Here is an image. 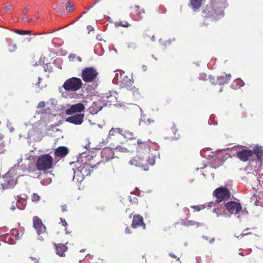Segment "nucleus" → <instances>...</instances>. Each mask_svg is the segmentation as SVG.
<instances>
[{
	"instance_id": "obj_41",
	"label": "nucleus",
	"mask_w": 263,
	"mask_h": 263,
	"mask_svg": "<svg viewBox=\"0 0 263 263\" xmlns=\"http://www.w3.org/2000/svg\"><path fill=\"white\" fill-rule=\"evenodd\" d=\"M123 106V105H122V103H118V101H116V107H121V106ZM124 106V105H123V106Z\"/></svg>"
},
{
	"instance_id": "obj_50",
	"label": "nucleus",
	"mask_w": 263,
	"mask_h": 263,
	"mask_svg": "<svg viewBox=\"0 0 263 263\" xmlns=\"http://www.w3.org/2000/svg\"><path fill=\"white\" fill-rule=\"evenodd\" d=\"M125 232L126 233H129V230L128 227H127L125 229Z\"/></svg>"
},
{
	"instance_id": "obj_49",
	"label": "nucleus",
	"mask_w": 263,
	"mask_h": 263,
	"mask_svg": "<svg viewBox=\"0 0 263 263\" xmlns=\"http://www.w3.org/2000/svg\"><path fill=\"white\" fill-rule=\"evenodd\" d=\"M146 69H147V67H146L145 66L143 65V66H142V69H143V70L144 71H146Z\"/></svg>"
},
{
	"instance_id": "obj_52",
	"label": "nucleus",
	"mask_w": 263,
	"mask_h": 263,
	"mask_svg": "<svg viewBox=\"0 0 263 263\" xmlns=\"http://www.w3.org/2000/svg\"><path fill=\"white\" fill-rule=\"evenodd\" d=\"M137 143L138 144H140L141 143H142V142L140 139H138L137 141Z\"/></svg>"
},
{
	"instance_id": "obj_47",
	"label": "nucleus",
	"mask_w": 263,
	"mask_h": 263,
	"mask_svg": "<svg viewBox=\"0 0 263 263\" xmlns=\"http://www.w3.org/2000/svg\"><path fill=\"white\" fill-rule=\"evenodd\" d=\"M38 80H39V81L37 82V83L36 84L39 85V84L41 82V81L42 80V79L40 77H39Z\"/></svg>"
},
{
	"instance_id": "obj_4",
	"label": "nucleus",
	"mask_w": 263,
	"mask_h": 263,
	"mask_svg": "<svg viewBox=\"0 0 263 263\" xmlns=\"http://www.w3.org/2000/svg\"><path fill=\"white\" fill-rule=\"evenodd\" d=\"M83 82L80 78L72 77L64 83L63 87L66 91H76L82 87Z\"/></svg>"
},
{
	"instance_id": "obj_6",
	"label": "nucleus",
	"mask_w": 263,
	"mask_h": 263,
	"mask_svg": "<svg viewBox=\"0 0 263 263\" xmlns=\"http://www.w3.org/2000/svg\"><path fill=\"white\" fill-rule=\"evenodd\" d=\"M15 183V177L12 176L10 172H8L3 177V181L1 183V185L4 189H6L13 186Z\"/></svg>"
},
{
	"instance_id": "obj_60",
	"label": "nucleus",
	"mask_w": 263,
	"mask_h": 263,
	"mask_svg": "<svg viewBox=\"0 0 263 263\" xmlns=\"http://www.w3.org/2000/svg\"><path fill=\"white\" fill-rule=\"evenodd\" d=\"M247 230H248V229H246V230H244L243 232H245V233H247V231H246Z\"/></svg>"
},
{
	"instance_id": "obj_63",
	"label": "nucleus",
	"mask_w": 263,
	"mask_h": 263,
	"mask_svg": "<svg viewBox=\"0 0 263 263\" xmlns=\"http://www.w3.org/2000/svg\"><path fill=\"white\" fill-rule=\"evenodd\" d=\"M216 209H213V212H216Z\"/></svg>"
},
{
	"instance_id": "obj_16",
	"label": "nucleus",
	"mask_w": 263,
	"mask_h": 263,
	"mask_svg": "<svg viewBox=\"0 0 263 263\" xmlns=\"http://www.w3.org/2000/svg\"><path fill=\"white\" fill-rule=\"evenodd\" d=\"M79 168H80L81 174L83 176H88L90 175L91 172L92 171L93 167L89 163H85L83 165L80 166Z\"/></svg>"
},
{
	"instance_id": "obj_10",
	"label": "nucleus",
	"mask_w": 263,
	"mask_h": 263,
	"mask_svg": "<svg viewBox=\"0 0 263 263\" xmlns=\"http://www.w3.org/2000/svg\"><path fill=\"white\" fill-rule=\"evenodd\" d=\"M253 151L250 149H243L242 150L236 153L237 157L241 161H247L248 159L252 160V157L253 156Z\"/></svg>"
},
{
	"instance_id": "obj_62",
	"label": "nucleus",
	"mask_w": 263,
	"mask_h": 263,
	"mask_svg": "<svg viewBox=\"0 0 263 263\" xmlns=\"http://www.w3.org/2000/svg\"><path fill=\"white\" fill-rule=\"evenodd\" d=\"M135 7L137 8V9L139 8V7L138 6H135Z\"/></svg>"
},
{
	"instance_id": "obj_53",
	"label": "nucleus",
	"mask_w": 263,
	"mask_h": 263,
	"mask_svg": "<svg viewBox=\"0 0 263 263\" xmlns=\"http://www.w3.org/2000/svg\"><path fill=\"white\" fill-rule=\"evenodd\" d=\"M4 136L2 134H0V140H2Z\"/></svg>"
},
{
	"instance_id": "obj_17",
	"label": "nucleus",
	"mask_w": 263,
	"mask_h": 263,
	"mask_svg": "<svg viewBox=\"0 0 263 263\" xmlns=\"http://www.w3.org/2000/svg\"><path fill=\"white\" fill-rule=\"evenodd\" d=\"M231 78V75L230 74H223L217 78L216 83L218 84L219 85H223L224 84H227L230 81Z\"/></svg>"
},
{
	"instance_id": "obj_25",
	"label": "nucleus",
	"mask_w": 263,
	"mask_h": 263,
	"mask_svg": "<svg viewBox=\"0 0 263 263\" xmlns=\"http://www.w3.org/2000/svg\"><path fill=\"white\" fill-rule=\"evenodd\" d=\"M40 200V197L37 194L33 193L31 196V200L33 202H37Z\"/></svg>"
},
{
	"instance_id": "obj_48",
	"label": "nucleus",
	"mask_w": 263,
	"mask_h": 263,
	"mask_svg": "<svg viewBox=\"0 0 263 263\" xmlns=\"http://www.w3.org/2000/svg\"><path fill=\"white\" fill-rule=\"evenodd\" d=\"M170 255L173 258H176V256L175 254H174L173 253H170Z\"/></svg>"
},
{
	"instance_id": "obj_8",
	"label": "nucleus",
	"mask_w": 263,
	"mask_h": 263,
	"mask_svg": "<svg viewBox=\"0 0 263 263\" xmlns=\"http://www.w3.org/2000/svg\"><path fill=\"white\" fill-rule=\"evenodd\" d=\"M224 206L228 212L231 214H237L240 212L242 206L240 203L231 201L227 202Z\"/></svg>"
},
{
	"instance_id": "obj_46",
	"label": "nucleus",
	"mask_w": 263,
	"mask_h": 263,
	"mask_svg": "<svg viewBox=\"0 0 263 263\" xmlns=\"http://www.w3.org/2000/svg\"><path fill=\"white\" fill-rule=\"evenodd\" d=\"M251 234V233H243L241 234L240 235V236H242V237H243V236H245V235H248V234Z\"/></svg>"
},
{
	"instance_id": "obj_37",
	"label": "nucleus",
	"mask_w": 263,
	"mask_h": 263,
	"mask_svg": "<svg viewBox=\"0 0 263 263\" xmlns=\"http://www.w3.org/2000/svg\"><path fill=\"white\" fill-rule=\"evenodd\" d=\"M147 162L152 165L154 164L155 163V160L154 159H150L147 160Z\"/></svg>"
},
{
	"instance_id": "obj_38",
	"label": "nucleus",
	"mask_w": 263,
	"mask_h": 263,
	"mask_svg": "<svg viewBox=\"0 0 263 263\" xmlns=\"http://www.w3.org/2000/svg\"><path fill=\"white\" fill-rule=\"evenodd\" d=\"M32 19V17L29 18L27 16H26V17H25L24 20L26 21V22H27L28 23H30L31 22Z\"/></svg>"
},
{
	"instance_id": "obj_27",
	"label": "nucleus",
	"mask_w": 263,
	"mask_h": 263,
	"mask_svg": "<svg viewBox=\"0 0 263 263\" xmlns=\"http://www.w3.org/2000/svg\"><path fill=\"white\" fill-rule=\"evenodd\" d=\"M11 8H12V3H10L8 5H5V6L4 8V10L5 11V12H7L9 11L10 12Z\"/></svg>"
},
{
	"instance_id": "obj_28",
	"label": "nucleus",
	"mask_w": 263,
	"mask_h": 263,
	"mask_svg": "<svg viewBox=\"0 0 263 263\" xmlns=\"http://www.w3.org/2000/svg\"><path fill=\"white\" fill-rule=\"evenodd\" d=\"M30 258L33 261V263H38L39 262L40 257L37 255L30 256Z\"/></svg>"
},
{
	"instance_id": "obj_24",
	"label": "nucleus",
	"mask_w": 263,
	"mask_h": 263,
	"mask_svg": "<svg viewBox=\"0 0 263 263\" xmlns=\"http://www.w3.org/2000/svg\"><path fill=\"white\" fill-rule=\"evenodd\" d=\"M181 223L182 225L188 227L190 225H194L195 221L193 220H187V221H185L184 220H182Z\"/></svg>"
},
{
	"instance_id": "obj_57",
	"label": "nucleus",
	"mask_w": 263,
	"mask_h": 263,
	"mask_svg": "<svg viewBox=\"0 0 263 263\" xmlns=\"http://www.w3.org/2000/svg\"><path fill=\"white\" fill-rule=\"evenodd\" d=\"M11 209H12V210H14L15 209V206H12L11 207Z\"/></svg>"
},
{
	"instance_id": "obj_21",
	"label": "nucleus",
	"mask_w": 263,
	"mask_h": 263,
	"mask_svg": "<svg viewBox=\"0 0 263 263\" xmlns=\"http://www.w3.org/2000/svg\"><path fill=\"white\" fill-rule=\"evenodd\" d=\"M253 154L252 160H254L255 158L260 160L263 156V150L260 148H256L254 149Z\"/></svg>"
},
{
	"instance_id": "obj_9",
	"label": "nucleus",
	"mask_w": 263,
	"mask_h": 263,
	"mask_svg": "<svg viewBox=\"0 0 263 263\" xmlns=\"http://www.w3.org/2000/svg\"><path fill=\"white\" fill-rule=\"evenodd\" d=\"M85 109V106L82 103H79L72 105L70 107L67 109L65 113L67 115H72L74 114H81Z\"/></svg>"
},
{
	"instance_id": "obj_35",
	"label": "nucleus",
	"mask_w": 263,
	"mask_h": 263,
	"mask_svg": "<svg viewBox=\"0 0 263 263\" xmlns=\"http://www.w3.org/2000/svg\"><path fill=\"white\" fill-rule=\"evenodd\" d=\"M61 211L64 213L67 211L66 205H63L61 206Z\"/></svg>"
},
{
	"instance_id": "obj_29",
	"label": "nucleus",
	"mask_w": 263,
	"mask_h": 263,
	"mask_svg": "<svg viewBox=\"0 0 263 263\" xmlns=\"http://www.w3.org/2000/svg\"><path fill=\"white\" fill-rule=\"evenodd\" d=\"M115 134V130L114 128H112L109 131V134L107 137V140L109 139H111V136H114Z\"/></svg>"
},
{
	"instance_id": "obj_23",
	"label": "nucleus",
	"mask_w": 263,
	"mask_h": 263,
	"mask_svg": "<svg viewBox=\"0 0 263 263\" xmlns=\"http://www.w3.org/2000/svg\"><path fill=\"white\" fill-rule=\"evenodd\" d=\"M14 32L20 35L29 34L31 33L30 30H15Z\"/></svg>"
},
{
	"instance_id": "obj_22",
	"label": "nucleus",
	"mask_w": 263,
	"mask_h": 263,
	"mask_svg": "<svg viewBox=\"0 0 263 263\" xmlns=\"http://www.w3.org/2000/svg\"><path fill=\"white\" fill-rule=\"evenodd\" d=\"M68 59L70 61H74V60H77L79 62H81L82 61V58L79 57L77 56L75 54H70L68 56Z\"/></svg>"
},
{
	"instance_id": "obj_39",
	"label": "nucleus",
	"mask_w": 263,
	"mask_h": 263,
	"mask_svg": "<svg viewBox=\"0 0 263 263\" xmlns=\"http://www.w3.org/2000/svg\"><path fill=\"white\" fill-rule=\"evenodd\" d=\"M116 130H117L119 134H121V135H122V136H123L124 137H125V134H122V129H121L120 128H116Z\"/></svg>"
},
{
	"instance_id": "obj_40",
	"label": "nucleus",
	"mask_w": 263,
	"mask_h": 263,
	"mask_svg": "<svg viewBox=\"0 0 263 263\" xmlns=\"http://www.w3.org/2000/svg\"><path fill=\"white\" fill-rule=\"evenodd\" d=\"M130 198H131L130 197ZM130 202H132V203L137 202V199L136 197H134L133 200H132V199H130Z\"/></svg>"
},
{
	"instance_id": "obj_19",
	"label": "nucleus",
	"mask_w": 263,
	"mask_h": 263,
	"mask_svg": "<svg viewBox=\"0 0 263 263\" xmlns=\"http://www.w3.org/2000/svg\"><path fill=\"white\" fill-rule=\"evenodd\" d=\"M202 1V0H191L189 6L194 11H196L200 7Z\"/></svg>"
},
{
	"instance_id": "obj_12",
	"label": "nucleus",
	"mask_w": 263,
	"mask_h": 263,
	"mask_svg": "<svg viewBox=\"0 0 263 263\" xmlns=\"http://www.w3.org/2000/svg\"><path fill=\"white\" fill-rule=\"evenodd\" d=\"M131 226L134 229L140 227H142L143 230L146 229V225L144 223L143 218L139 214H136L134 216Z\"/></svg>"
},
{
	"instance_id": "obj_20",
	"label": "nucleus",
	"mask_w": 263,
	"mask_h": 263,
	"mask_svg": "<svg viewBox=\"0 0 263 263\" xmlns=\"http://www.w3.org/2000/svg\"><path fill=\"white\" fill-rule=\"evenodd\" d=\"M243 81L240 79H236L235 80L231 85L232 88L234 89H237L244 85Z\"/></svg>"
},
{
	"instance_id": "obj_59",
	"label": "nucleus",
	"mask_w": 263,
	"mask_h": 263,
	"mask_svg": "<svg viewBox=\"0 0 263 263\" xmlns=\"http://www.w3.org/2000/svg\"><path fill=\"white\" fill-rule=\"evenodd\" d=\"M239 254H240V255L243 256V253H242V252L239 253Z\"/></svg>"
},
{
	"instance_id": "obj_13",
	"label": "nucleus",
	"mask_w": 263,
	"mask_h": 263,
	"mask_svg": "<svg viewBox=\"0 0 263 263\" xmlns=\"http://www.w3.org/2000/svg\"><path fill=\"white\" fill-rule=\"evenodd\" d=\"M33 227L35 229L37 233L40 235L45 232L46 227L43 224L42 220L37 217L34 216L33 218Z\"/></svg>"
},
{
	"instance_id": "obj_7",
	"label": "nucleus",
	"mask_w": 263,
	"mask_h": 263,
	"mask_svg": "<svg viewBox=\"0 0 263 263\" xmlns=\"http://www.w3.org/2000/svg\"><path fill=\"white\" fill-rule=\"evenodd\" d=\"M119 71L120 73V79H121V80L118 81V73L116 72V84H119V85L122 88H126L127 89H129L132 85V82L129 79L127 78V76H125L123 77V78H122V74L121 73V70H118L116 69V72Z\"/></svg>"
},
{
	"instance_id": "obj_5",
	"label": "nucleus",
	"mask_w": 263,
	"mask_h": 263,
	"mask_svg": "<svg viewBox=\"0 0 263 263\" xmlns=\"http://www.w3.org/2000/svg\"><path fill=\"white\" fill-rule=\"evenodd\" d=\"M230 192L226 187H220L214 192V195L216 197V202L219 203L223 200H228L230 197Z\"/></svg>"
},
{
	"instance_id": "obj_15",
	"label": "nucleus",
	"mask_w": 263,
	"mask_h": 263,
	"mask_svg": "<svg viewBox=\"0 0 263 263\" xmlns=\"http://www.w3.org/2000/svg\"><path fill=\"white\" fill-rule=\"evenodd\" d=\"M143 161V159L137 155L134 157L132 159L130 160L129 163L131 165H134L136 166H139L141 168H143L144 170L146 171L147 169L144 167V165L142 163Z\"/></svg>"
},
{
	"instance_id": "obj_45",
	"label": "nucleus",
	"mask_w": 263,
	"mask_h": 263,
	"mask_svg": "<svg viewBox=\"0 0 263 263\" xmlns=\"http://www.w3.org/2000/svg\"><path fill=\"white\" fill-rule=\"evenodd\" d=\"M214 241H215V238H214V237H213V238H211V239H210V240H209V242H210V243H213Z\"/></svg>"
},
{
	"instance_id": "obj_30",
	"label": "nucleus",
	"mask_w": 263,
	"mask_h": 263,
	"mask_svg": "<svg viewBox=\"0 0 263 263\" xmlns=\"http://www.w3.org/2000/svg\"><path fill=\"white\" fill-rule=\"evenodd\" d=\"M118 24L124 27H127L129 26V24L127 22L120 21L118 23Z\"/></svg>"
},
{
	"instance_id": "obj_54",
	"label": "nucleus",
	"mask_w": 263,
	"mask_h": 263,
	"mask_svg": "<svg viewBox=\"0 0 263 263\" xmlns=\"http://www.w3.org/2000/svg\"><path fill=\"white\" fill-rule=\"evenodd\" d=\"M202 238H203V239H206V240H208V237L207 236H202Z\"/></svg>"
},
{
	"instance_id": "obj_33",
	"label": "nucleus",
	"mask_w": 263,
	"mask_h": 263,
	"mask_svg": "<svg viewBox=\"0 0 263 263\" xmlns=\"http://www.w3.org/2000/svg\"><path fill=\"white\" fill-rule=\"evenodd\" d=\"M61 219V222L60 223H61V224L64 226V227H66L67 225V223L65 220V219H63L62 218H60Z\"/></svg>"
},
{
	"instance_id": "obj_44",
	"label": "nucleus",
	"mask_w": 263,
	"mask_h": 263,
	"mask_svg": "<svg viewBox=\"0 0 263 263\" xmlns=\"http://www.w3.org/2000/svg\"><path fill=\"white\" fill-rule=\"evenodd\" d=\"M210 81L212 83H213V84H217L216 83H215V81H214V78H211V77H210Z\"/></svg>"
},
{
	"instance_id": "obj_34",
	"label": "nucleus",
	"mask_w": 263,
	"mask_h": 263,
	"mask_svg": "<svg viewBox=\"0 0 263 263\" xmlns=\"http://www.w3.org/2000/svg\"><path fill=\"white\" fill-rule=\"evenodd\" d=\"M16 49H17V46L15 44H14L13 45L12 48L9 49V51L14 52V51H15L16 50Z\"/></svg>"
},
{
	"instance_id": "obj_14",
	"label": "nucleus",
	"mask_w": 263,
	"mask_h": 263,
	"mask_svg": "<svg viewBox=\"0 0 263 263\" xmlns=\"http://www.w3.org/2000/svg\"><path fill=\"white\" fill-rule=\"evenodd\" d=\"M68 149L65 146L58 147L54 151V155L56 157L64 158L68 153Z\"/></svg>"
},
{
	"instance_id": "obj_64",
	"label": "nucleus",
	"mask_w": 263,
	"mask_h": 263,
	"mask_svg": "<svg viewBox=\"0 0 263 263\" xmlns=\"http://www.w3.org/2000/svg\"><path fill=\"white\" fill-rule=\"evenodd\" d=\"M31 40V37H30V38H29V39H28V41H30Z\"/></svg>"
},
{
	"instance_id": "obj_58",
	"label": "nucleus",
	"mask_w": 263,
	"mask_h": 263,
	"mask_svg": "<svg viewBox=\"0 0 263 263\" xmlns=\"http://www.w3.org/2000/svg\"><path fill=\"white\" fill-rule=\"evenodd\" d=\"M223 91V88L222 87H221L219 89V91L220 92H222Z\"/></svg>"
},
{
	"instance_id": "obj_3",
	"label": "nucleus",
	"mask_w": 263,
	"mask_h": 263,
	"mask_svg": "<svg viewBox=\"0 0 263 263\" xmlns=\"http://www.w3.org/2000/svg\"><path fill=\"white\" fill-rule=\"evenodd\" d=\"M99 75L98 70L93 67H86L82 70L81 77L86 83L95 82Z\"/></svg>"
},
{
	"instance_id": "obj_61",
	"label": "nucleus",
	"mask_w": 263,
	"mask_h": 263,
	"mask_svg": "<svg viewBox=\"0 0 263 263\" xmlns=\"http://www.w3.org/2000/svg\"><path fill=\"white\" fill-rule=\"evenodd\" d=\"M247 230H248V229H246V230H244L243 232H245V233H247V231H246Z\"/></svg>"
},
{
	"instance_id": "obj_2",
	"label": "nucleus",
	"mask_w": 263,
	"mask_h": 263,
	"mask_svg": "<svg viewBox=\"0 0 263 263\" xmlns=\"http://www.w3.org/2000/svg\"><path fill=\"white\" fill-rule=\"evenodd\" d=\"M53 159L49 154L40 156L36 162V167L39 171H46L52 167Z\"/></svg>"
},
{
	"instance_id": "obj_42",
	"label": "nucleus",
	"mask_w": 263,
	"mask_h": 263,
	"mask_svg": "<svg viewBox=\"0 0 263 263\" xmlns=\"http://www.w3.org/2000/svg\"><path fill=\"white\" fill-rule=\"evenodd\" d=\"M192 208L195 209L197 211H199L200 210V209H199L197 206H196V205L192 206Z\"/></svg>"
},
{
	"instance_id": "obj_36",
	"label": "nucleus",
	"mask_w": 263,
	"mask_h": 263,
	"mask_svg": "<svg viewBox=\"0 0 263 263\" xmlns=\"http://www.w3.org/2000/svg\"><path fill=\"white\" fill-rule=\"evenodd\" d=\"M29 11V8L28 7H25L23 10L22 12L23 14L26 15L27 12Z\"/></svg>"
},
{
	"instance_id": "obj_51",
	"label": "nucleus",
	"mask_w": 263,
	"mask_h": 263,
	"mask_svg": "<svg viewBox=\"0 0 263 263\" xmlns=\"http://www.w3.org/2000/svg\"><path fill=\"white\" fill-rule=\"evenodd\" d=\"M195 224L197 225V226H201L202 225L201 223H199L198 222H196V221H195Z\"/></svg>"
},
{
	"instance_id": "obj_32",
	"label": "nucleus",
	"mask_w": 263,
	"mask_h": 263,
	"mask_svg": "<svg viewBox=\"0 0 263 263\" xmlns=\"http://www.w3.org/2000/svg\"><path fill=\"white\" fill-rule=\"evenodd\" d=\"M116 150H118L119 151H121L122 152H127V149L124 147H121L120 146H116Z\"/></svg>"
},
{
	"instance_id": "obj_43",
	"label": "nucleus",
	"mask_w": 263,
	"mask_h": 263,
	"mask_svg": "<svg viewBox=\"0 0 263 263\" xmlns=\"http://www.w3.org/2000/svg\"><path fill=\"white\" fill-rule=\"evenodd\" d=\"M128 47L129 48V47H133L134 48L135 47V45L134 43H130L128 45Z\"/></svg>"
},
{
	"instance_id": "obj_11",
	"label": "nucleus",
	"mask_w": 263,
	"mask_h": 263,
	"mask_svg": "<svg viewBox=\"0 0 263 263\" xmlns=\"http://www.w3.org/2000/svg\"><path fill=\"white\" fill-rule=\"evenodd\" d=\"M84 114H76L66 118V121L75 125H80L84 121Z\"/></svg>"
},
{
	"instance_id": "obj_26",
	"label": "nucleus",
	"mask_w": 263,
	"mask_h": 263,
	"mask_svg": "<svg viewBox=\"0 0 263 263\" xmlns=\"http://www.w3.org/2000/svg\"><path fill=\"white\" fill-rule=\"evenodd\" d=\"M65 8L68 12H71L73 10L74 6L73 5H71L69 2H68L66 3Z\"/></svg>"
},
{
	"instance_id": "obj_31",
	"label": "nucleus",
	"mask_w": 263,
	"mask_h": 263,
	"mask_svg": "<svg viewBox=\"0 0 263 263\" xmlns=\"http://www.w3.org/2000/svg\"><path fill=\"white\" fill-rule=\"evenodd\" d=\"M46 105V102L45 101H41L37 105V108H42Z\"/></svg>"
},
{
	"instance_id": "obj_55",
	"label": "nucleus",
	"mask_w": 263,
	"mask_h": 263,
	"mask_svg": "<svg viewBox=\"0 0 263 263\" xmlns=\"http://www.w3.org/2000/svg\"><path fill=\"white\" fill-rule=\"evenodd\" d=\"M25 17H26V16H25V15L24 14V15H22L21 16V18L23 19V20H25Z\"/></svg>"
},
{
	"instance_id": "obj_56",
	"label": "nucleus",
	"mask_w": 263,
	"mask_h": 263,
	"mask_svg": "<svg viewBox=\"0 0 263 263\" xmlns=\"http://www.w3.org/2000/svg\"><path fill=\"white\" fill-rule=\"evenodd\" d=\"M152 40L153 41H154L155 40V36L154 35L152 36Z\"/></svg>"
},
{
	"instance_id": "obj_1",
	"label": "nucleus",
	"mask_w": 263,
	"mask_h": 263,
	"mask_svg": "<svg viewBox=\"0 0 263 263\" xmlns=\"http://www.w3.org/2000/svg\"><path fill=\"white\" fill-rule=\"evenodd\" d=\"M220 4L216 0H211L202 12L206 14L205 16L207 17L217 18L219 16H223L224 12L220 7Z\"/></svg>"
},
{
	"instance_id": "obj_18",
	"label": "nucleus",
	"mask_w": 263,
	"mask_h": 263,
	"mask_svg": "<svg viewBox=\"0 0 263 263\" xmlns=\"http://www.w3.org/2000/svg\"><path fill=\"white\" fill-rule=\"evenodd\" d=\"M55 248L56 250V253L60 256H64L65 252L67 250L66 246L62 243L55 244Z\"/></svg>"
}]
</instances>
